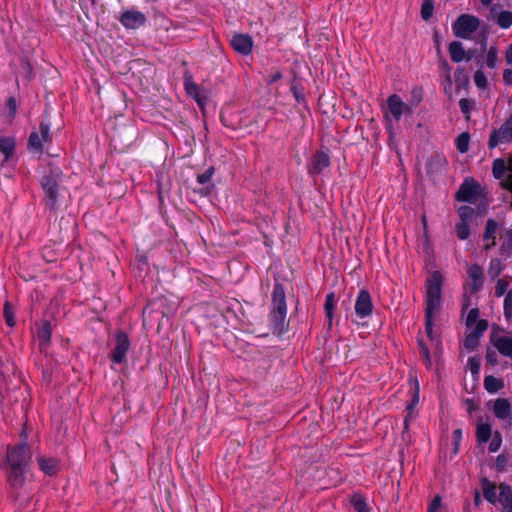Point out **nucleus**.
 <instances>
[{
  "label": "nucleus",
  "mask_w": 512,
  "mask_h": 512,
  "mask_svg": "<svg viewBox=\"0 0 512 512\" xmlns=\"http://www.w3.org/2000/svg\"><path fill=\"white\" fill-rule=\"evenodd\" d=\"M30 447L25 442L7 450V461L10 466L9 483L13 488H20L25 483V475L31 460Z\"/></svg>",
  "instance_id": "1"
},
{
  "label": "nucleus",
  "mask_w": 512,
  "mask_h": 512,
  "mask_svg": "<svg viewBox=\"0 0 512 512\" xmlns=\"http://www.w3.org/2000/svg\"><path fill=\"white\" fill-rule=\"evenodd\" d=\"M443 277L439 271H435L427 280L425 331L430 339H433L434 318L440 312L441 291Z\"/></svg>",
  "instance_id": "2"
},
{
  "label": "nucleus",
  "mask_w": 512,
  "mask_h": 512,
  "mask_svg": "<svg viewBox=\"0 0 512 512\" xmlns=\"http://www.w3.org/2000/svg\"><path fill=\"white\" fill-rule=\"evenodd\" d=\"M287 304L285 289L282 284L276 283L272 292L270 318L273 330L279 334L286 330Z\"/></svg>",
  "instance_id": "3"
},
{
  "label": "nucleus",
  "mask_w": 512,
  "mask_h": 512,
  "mask_svg": "<svg viewBox=\"0 0 512 512\" xmlns=\"http://www.w3.org/2000/svg\"><path fill=\"white\" fill-rule=\"evenodd\" d=\"M480 20L471 14H462L452 24V30L456 37L471 39L472 35L479 29Z\"/></svg>",
  "instance_id": "4"
},
{
  "label": "nucleus",
  "mask_w": 512,
  "mask_h": 512,
  "mask_svg": "<svg viewBox=\"0 0 512 512\" xmlns=\"http://www.w3.org/2000/svg\"><path fill=\"white\" fill-rule=\"evenodd\" d=\"M51 142L50 124L43 121L40 123L38 130L30 134L28 148L32 151L42 153L44 148L50 145Z\"/></svg>",
  "instance_id": "5"
},
{
  "label": "nucleus",
  "mask_w": 512,
  "mask_h": 512,
  "mask_svg": "<svg viewBox=\"0 0 512 512\" xmlns=\"http://www.w3.org/2000/svg\"><path fill=\"white\" fill-rule=\"evenodd\" d=\"M481 192V185L474 179L467 178L461 184L458 192L456 193V200L475 204L478 201Z\"/></svg>",
  "instance_id": "6"
},
{
  "label": "nucleus",
  "mask_w": 512,
  "mask_h": 512,
  "mask_svg": "<svg viewBox=\"0 0 512 512\" xmlns=\"http://www.w3.org/2000/svg\"><path fill=\"white\" fill-rule=\"evenodd\" d=\"M512 142V114L509 118L498 128L494 129L489 137L488 147L494 149L502 144H509Z\"/></svg>",
  "instance_id": "7"
},
{
  "label": "nucleus",
  "mask_w": 512,
  "mask_h": 512,
  "mask_svg": "<svg viewBox=\"0 0 512 512\" xmlns=\"http://www.w3.org/2000/svg\"><path fill=\"white\" fill-rule=\"evenodd\" d=\"M42 188L45 194L46 205L51 209H56L58 199V181L53 174L44 175L41 181Z\"/></svg>",
  "instance_id": "8"
},
{
  "label": "nucleus",
  "mask_w": 512,
  "mask_h": 512,
  "mask_svg": "<svg viewBox=\"0 0 512 512\" xmlns=\"http://www.w3.org/2000/svg\"><path fill=\"white\" fill-rule=\"evenodd\" d=\"M115 347L111 351L110 358L115 364H121L126 358L130 348V340L126 333L118 331L115 335Z\"/></svg>",
  "instance_id": "9"
},
{
  "label": "nucleus",
  "mask_w": 512,
  "mask_h": 512,
  "mask_svg": "<svg viewBox=\"0 0 512 512\" xmlns=\"http://www.w3.org/2000/svg\"><path fill=\"white\" fill-rule=\"evenodd\" d=\"M490 342L502 357L512 362V333L492 334Z\"/></svg>",
  "instance_id": "10"
},
{
  "label": "nucleus",
  "mask_w": 512,
  "mask_h": 512,
  "mask_svg": "<svg viewBox=\"0 0 512 512\" xmlns=\"http://www.w3.org/2000/svg\"><path fill=\"white\" fill-rule=\"evenodd\" d=\"M354 308L356 315L361 319L369 317L372 314L373 302L368 290L362 289L359 291Z\"/></svg>",
  "instance_id": "11"
},
{
  "label": "nucleus",
  "mask_w": 512,
  "mask_h": 512,
  "mask_svg": "<svg viewBox=\"0 0 512 512\" xmlns=\"http://www.w3.org/2000/svg\"><path fill=\"white\" fill-rule=\"evenodd\" d=\"M467 277L466 286L469 291L471 293L479 292L484 284V272L482 267L478 264H471L467 269Z\"/></svg>",
  "instance_id": "12"
},
{
  "label": "nucleus",
  "mask_w": 512,
  "mask_h": 512,
  "mask_svg": "<svg viewBox=\"0 0 512 512\" xmlns=\"http://www.w3.org/2000/svg\"><path fill=\"white\" fill-rule=\"evenodd\" d=\"M492 410L496 418L504 422L505 426H510L512 421V406L508 399L498 398L492 402Z\"/></svg>",
  "instance_id": "13"
},
{
  "label": "nucleus",
  "mask_w": 512,
  "mask_h": 512,
  "mask_svg": "<svg viewBox=\"0 0 512 512\" xmlns=\"http://www.w3.org/2000/svg\"><path fill=\"white\" fill-rule=\"evenodd\" d=\"M387 113L385 117L391 115L395 121H399L405 112H410V108L406 105L400 96L393 94L387 99Z\"/></svg>",
  "instance_id": "14"
},
{
  "label": "nucleus",
  "mask_w": 512,
  "mask_h": 512,
  "mask_svg": "<svg viewBox=\"0 0 512 512\" xmlns=\"http://www.w3.org/2000/svg\"><path fill=\"white\" fill-rule=\"evenodd\" d=\"M231 45L235 51L242 55H248L253 48V40L247 34H236L231 39Z\"/></svg>",
  "instance_id": "15"
},
{
  "label": "nucleus",
  "mask_w": 512,
  "mask_h": 512,
  "mask_svg": "<svg viewBox=\"0 0 512 512\" xmlns=\"http://www.w3.org/2000/svg\"><path fill=\"white\" fill-rule=\"evenodd\" d=\"M120 20L126 28L136 29L145 23L146 17L139 11H126L122 14Z\"/></svg>",
  "instance_id": "16"
},
{
  "label": "nucleus",
  "mask_w": 512,
  "mask_h": 512,
  "mask_svg": "<svg viewBox=\"0 0 512 512\" xmlns=\"http://www.w3.org/2000/svg\"><path fill=\"white\" fill-rule=\"evenodd\" d=\"M330 165V157L325 152H317L311 161L310 173L319 174Z\"/></svg>",
  "instance_id": "17"
},
{
  "label": "nucleus",
  "mask_w": 512,
  "mask_h": 512,
  "mask_svg": "<svg viewBox=\"0 0 512 512\" xmlns=\"http://www.w3.org/2000/svg\"><path fill=\"white\" fill-rule=\"evenodd\" d=\"M37 462L40 470L48 476H53L58 472L59 461L56 458L39 456Z\"/></svg>",
  "instance_id": "18"
},
{
  "label": "nucleus",
  "mask_w": 512,
  "mask_h": 512,
  "mask_svg": "<svg viewBox=\"0 0 512 512\" xmlns=\"http://www.w3.org/2000/svg\"><path fill=\"white\" fill-rule=\"evenodd\" d=\"M475 436L480 444L487 443L493 436L491 424L480 418L476 424Z\"/></svg>",
  "instance_id": "19"
},
{
  "label": "nucleus",
  "mask_w": 512,
  "mask_h": 512,
  "mask_svg": "<svg viewBox=\"0 0 512 512\" xmlns=\"http://www.w3.org/2000/svg\"><path fill=\"white\" fill-rule=\"evenodd\" d=\"M490 12L495 15V21L500 28L509 29L512 26V11L503 10L497 12V6L494 5L491 7Z\"/></svg>",
  "instance_id": "20"
},
{
  "label": "nucleus",
  "mask_w": 512,
  "mask_h": 512,
  "mask_svg": "<svg viewBox=\"0 0 512 512\" xmlns=\"http://www.w3.org/2000/svg\"><path fill=\"white\" fill-rule=\"evenodd\" d=\"M498 229V224L493 219H488L486 223V227L483 234L484 241L487 242L486 249H491L496 245V232Z\"/></svg>",
  "instance_id": "21"
},
{
  "label": "nucleus",
  "mask_w": 512,
  "mask_h": 512,
  "mask_svg": "<svg viewBox=\"0 0 512 512\" xmlns=\"http://www.w3.org/2000/svg\"><path fill=\"white\" fill-rule=\"evenodd\" d=\"M419 403V383L417 380H415V388L413 390V395L411 402L407 405V415L404 419L405 428L407 429L409 426V422L415 417L414 408Z\"/></svg>",
  "instance_id": "22"
},
{
  "label": "nucleus",
  "mask_w": 512,
  "mask_h": 512,
  "mask_svg": "<svg viewBox=\"0 0 512 512\" xmlns=\"http://www.w3.org/2000/svg\"><path fill=\"white\" fill-rule=\"evenodd\" d=\"M449 53L452 61L459 63L465 59V50L461 42L453 41L449 45Z\"/></svg>",
  "instance_id": "23"
},
{
  "label": "nucleus",
  "mask_w": 512,
  "mask_h": 512,
  "mask_svg": "<svg viewBox=\"0 0 512 512\" xmlns=\"http://www.w3.org/2000/svg\"><path fill=\"white\" fill-rule=\"evenodd\" d=\"M484 387L489 393H496L504 387L502 379L493 375L486 376L484 379Z\"/></svg>",
  "instance_id": "24"
},
{
  "label": "nucleus",
  "mask_w": 512,
  "mask_h": 512,
  "mask_svg": "<svg viewBox=\"0 0 512 512\" xmlns=\"http://www.w3.org/2000/svg\"><path fill=\"white\" fill-rule=\"evenodd\" d=\"M481 484L485 499L490 503H495L497 501L496 485L490 482L487 478H484Z\"/></svg>",
  "instance_id": "25"
},
{
  "label": "nucleus",
  "mask_w": 512,
  "mask_h": 512,
  "mask_svg": "<svg viewBox=\"0 0 512 512\" xmlns=\"http://www.w3.org/2000/svg\"><path fill=\"white\" fill-rule=\"evenodd\" d=\"M497 500L501 507L512 505V488L509 485L501 484Z\"/></svg>",
  "instance_id": "26"
},
{
  "label": "nucleus",
  "mask_w": 512,
  "mask_h": 512,
  "mask_svg": "<svg viewBox=\"0 0 512 512\" xmlns=\"http://www.w3.org/2000/svg\"><path fill=\"white\" fill-rule=\"evenodd\" d=\"M334 309H335V295L334 293H329L326 295L325 298V304H324V310L325 315L328 320V325L331 327L333 317H334Z\"/></svg>",
  "instance_id": "27"
},
{
  "label": "nucleus",
  "mask_w": 512,
  "mask_h": 512,
  "mask_svg": "<svg viewBox=\"0 0 512 512\" xmlns=\"http://www.w3.org/2000/svg\"><path fill=\"white\" fill-rule=\"evenodd\" d=\"M51 335V324L49 322H44L37 332V338L41 347L47 345L50 342Z\"/></svg>",
  "instance_id": "28"
},
{
  "label": "nucleus",
  "mask_w": 512,
  "mask_h": 512,
  "mask_svg": "<svg viewBox=\"0 0 512 512\" xmlns=\"http://www.w3.org/2000/svg\"><path fill=\"white\" fill-rule=\"evenodd\" d=\"M512 289V283L511 280H509L506 277L498 279L495 285V296L496 297H502L509 293V291Z\"/></svg>",
  "instance_id": "29"
},
{
  "label": "nucleus",
  "mask_w": 512,
  "mask_h": 512,
  "mask_svg": "<svg viewBox=\"0 0 512 512\" xmlns=\"http://www.w3.org/2000/svg\"><path fill=\"white\" fill-rule=\"evenodd\" d=\"M15 142L11 137L0 136V151L8 159L14 152Z\"/></svg>",
  "instance_id": "30"
},
{
  "label": "nucleus",
  "mask_w": 512,
  "mask_h": 512,
  "mask_svg": "<svg viewBox=\"0 0 512 512\" xmlns=\"http://www.w3.org/2000/svg\"><path fill=\"white\" fill-rule=\"evenodd\" d=\"M185 90L186 92L192 96L197 103L201 106L202 105V99L199 94V86L193 82L191 79H185Z\"/></svg>",
  "instance_id": "31"
},
{
  "label": "nucleus",
  "mask_w": 512,
  "mask_h": 512,
  "mask_svg": "<svg viewBox=\"0 0 512 512\" xmlns=\"http://www.w3.org/2000/svg\"><path fill=\"white\" fill-rule=\"evenodd\" d=\"M470 135L468 132L461 133L456 139V147L460 153H466L469 149Z\"/></svg>",
  "instance_id": "32"
},
{
  "label": "nucleus",
  "mask_w": 512,
  "mask_h": 512,
  "mask_svg": "<svg viewBox=\"0 0 512 512\" xmlns=\"http://www.w3.org/2000/svg\"><path fill=\"white\" fill-rule=\"evenodd\" d=\"M498 60V49L494 46H491L487 51L485 62L486 66L490 69H494L497 66Z\"/></svg>",
  "instance_id": "33"
},
{
  "label": "nucleus",
  "mask_w": 512,
  "mask_h": 512,
  "mask_svg": "<svg viewBox=\"0 0 512 512\" xmlns=\"http://www.w3.org/2000/svg\"><path fill=\"white\" fill-rule=\"evenodd\" d=\"M457 237L460 240H466L470 236V223L459 221L456 224Z\"/></svg>",
  "instance_id": "34"
},
{
  "label": "nucleus",
  "mask_w": 512,
  "mask_h": 512,
  "mask_svg": "<svg viewBox=\"0 0 512 512\" xmlns=\"http://www.w3.org/2000/svg\"><path fill=\"white\" fill-rule=\"evenodd\" d=\"M458 214H459L460 221L471 223V220L474 217L475 211L470 206H461L458 209Z\"/></svg>",
  "instance_id": "35"
},
{
  "label": "nucleus",
  "mask_w": 512,
  "mask_h": 512,
  "mask_svg": "<svg viewBox=\"0 0 512 512\" xmlns=\"http://www.w3.org/2000/svg\"><path fill=\"white\" fill-rule=\"evenodd\" d=\"M489 323L485 319H480L477 321L471 328H468L470 332L476 334L480 338L484 334V332L488 329Z\"/></svg>",
  "instance_id": "36"
},
{
  "label": "nucleus",
  "mask_w": 512,
  "mask_h": 512,
  "mask_svg": "<svg viewBox=\"0 0 512 512\" xmlns=\"http://www.w3.org/2000/svg\"><path fill=\"white\" fill-rule=\"evenodd\" d=\"M479 339L480 337L477 336L476 334L472 333V332H469L466 337H465V340H464V346L472 351L474 350L477 346H478V343H479Z\"/></svg>",
  "instance_id": "37"
},
{
  "label": "nucleus",
  "mask_w": 512,
  "mask_h": 512,
  "mask_svg": "<svg viewBox=\"0 0 512 512\" xmlns=\"http://www.w3.org/2000/svg\"><path fill=\"white\" fill-rule=\"evenodd\" d=\"M3 314L8 326L13 327L15 325V317L13 308L9 302H6L3 308Z\"/></svg>",
  "instance_id": "38"
},
{
  "label": "nucleus",
  "mask_w": 512,
  "mask_h": 512,
  "mask_svg": "<svg viewBox=\"0 0 512 512\" xmlns=\"http://www.w3.org/2000/svg\"><path fill=\"white\" fill-rule=\"evenodd\" d=\"M440 71L445 77V81L449 88L452 86L451 67L446 60L440 62Z\"/></svg>",
  "instance_id": "39"
},
{
  "label": "nucleus",
  "mask_w": 512,
  "mask_h": 512,
  "mask_svg": "<svg viewBox=\"0 0 512 512\" xmlns=\"http://www.w3.org/2000/svg\"><path fill=\"white\" fill-rule=\"evenodd\" d=\"M502 445V436L499 431H495L492 437V440L489 444V451L491 453L497 452Z\"/></svg>",
  "instance_id": "40"
},
{
  "label": "nucleus",
  "mask_w": 512,
  "mask_h": 512,
  "mask_svg": "<svg viewBox=\"0 0 512 512\" xmlns=\"http://www.w3.org/2000/svg\"><path fill=\"white\" fill-rule=\"evenodd\" d=\"M474 83L478 88L485 89L488 86V80L483 71L477 70L474 74Z\"/></svg>",
  "instance_id": "41"
},
{
  "label": "nucleus",
  "mask_w": 512,
  "mask_h": 512,
  "mask_svg": "<svg viewBox=\"0 0 512 512\" xmlns=\"http://www.w3.org/2000/svg\"><path fill=\"white\" fill-rule=\"evenodd\" d=\"M433 13V0H425L421 7V16L424 20L431 18Z\"/></svg>",
  "instance_id": "42"
},
{
  "label": "nucleus",
  "mask_w": 512,
  "mask_h": 512,
  "mask_svg": "<svg viewBox=\"0 0 512 512\" xmlns=\"http://www.w3.org/2000/svg\"><path fill=\"white\" fill-rule=\"evenodd\" d=\"M479 317V309L478 308H472L469 310L467 317H466V327L471 328L478 320Z\"/></svg>",
  "instance_id": "43"
},
{
  "label": "nucleus",
  "mask_w": 512,
  "mask_h": 512,
  "mask_svg": "<svg viewBox=\"0 0 512 512\" xmlns=\"http://www.w3.org/2000/svg\"><path fill=\"white\" fill-rule=\"evenodd\" d=\"M503 309L505 317L510 318L512 316V289L505 295Z\"/></svg>",
  "instance_id": "44"
},
{
  "label": "nucleus",
  "mask_w": 512,
  "mask_h": 512,
  "mask_svg": "<svg viewBox=\"0 0 512 512\" xmlns=\"http://www.w3.org/2000/svg\"><path fill=\"white\" fill-rule=\"evenodd\" d=\"M508 462H509L508 456H506L505 454L498 455L496 458V462H495L496 470L499 472L505 471L507 469Z\"/></svg>",
  "instance_id": "45"
},
{
  "label": "nucleus",
  "mask_w": 512,
  "mask_h": 512,
  "mask_svg": "<svg viewBox=\"0 0 512 512\" xmlns=\"http://www.w3.org/2000/svg\"><path fill=\"white\" fill-rule=\"evenodd\" d=\"M504 173H505L504 161L500 160V159L496 160L493 165V175L497 179H500V178L504 177Z\"/></svg>",
  "instance_id": "46"
},
{
  "label": "nucleus",
  "mask_w": 512,
  "mask_h": 512,
  "mask_svg": "<svg viewBox=\"0 0 512 512\" xmlns=\"http://www.w3.org/2000/svg\"><path fill=\"white\" fill-rule=\"evenodd\" d=\"M502 271L501 261L493 259L490 262L489 274L492 278L497 277Z\"/></svg>",
  "instance_id": "47"
},
{
  "label": "nucleus",
  "mask_w": 512,
  "mask_h": 512,
  "mask_svg": "<svg viewBox=\"0 0 512 512\" xmlns=\"http://www.w3.org/2000/svg\"><path fill=\"white\" fill-rule=\"evenodd\" d=\"M352 505L357 512H368L365 501L360 497H354L352 499Z\"/></svg>",
  "instance_id": "48"
},
{
  "label": "nucleus",
  "mask_w": 512,
  "mask_h": 512,
  "mask_svg": "<svg viewBox=\"0 0 512 512\" xmlns=\"http://www.w3.org/2000/svg\"><path fill=\"white\" fill-rule=\"evenodd\" d=\"M486 361L491 366H497L499 364L497 351L488 349L486 352Z\"/></svg>",
  "instance_id": "49"
},
{
  "label": "nucleus",
  "mask_w": 512,
  "mask_h": 512,
  "mask_svg": "<svg viewBox=\"0 0 512 512\" xmlns=\"http://www.w3.org/2000/svg\"><path fill=\"white\" fill-rule=\"evenodd\" d=\"M442 499L439 495L435 496L427 508V512H439L441 508Z\"/></svg>",
  "instance_id": "50"
},
{
  "label": "nucleus",
  "mask_w": 512,
  "mask_h": 512,
  "mask_svg": "<svg viewBox=\"0 0 512 512\" xmlns=\"http://www.w3.org/2000/svg\"><path fill=\"white\" fill-rule=\"evenodd\" d=\"M468 366L473 375H477L480 371V361L477 357H470L468 359Z\"/></svg>",
  "instance_id": "51"
},
{
  "label": "nucleus",
  "mask_w": 512,
  "mask_h": 512,
  "mask_svg": "<svg viewBox=\"0 0 512 512\" xmlns=\"http://www.w3.org/2000/svg\"><path fill=\"white\" fill-rule=\"evenodd\" d=\"M459 107L461 112L468 116L472 108V103L469 99L462 98L459 101Z\"/></svg>",
  "instance_id": "52"
},
{
  "label": "nucleus",
  "mask_w": 512,
  "mask_h": 512,
  "mask_svg": "<svg viewBox=\"0 0 512 512\" xmlns=\"http://www.w3.org/2000/svg\"><path fill=\"white\" fill-rule=\"evenodd\" d=\"M419 346H420V352H421L422 356L424 357L427 365H429L430 364V353H429L428 347L422 341H419Z\"/></svg>",
  "instance_id": "53"
},
{
  "label": "nucleus",
  "mask_w": 512,
  "mask_h": 512,
  "mask_svg": "<svg viewBox=\"0 0 512 512\" xmlns=\"http://www.w3.org/2000/svg\"><path fill=\"white\" fill-rule=\"evenodd\" d=\"M503 82L506 86L512 85V69H505L503 71Z\"/></svg>",
  "instance_id": "54"
},
{
  "label": "nucleus",
  "mask_w": 512,
  "mask_h": 512,
  "mask_svg": "<svg viewBox=\"0 0 512 512\" xmlns=\"http://www.w3.org/2000/svg\"><path fill=\"white\" fill-rule=\"evenodd\" d=\"M212 176V171L208 170L205 173L198 176V182L201 184L206 183Z\"/></svg>",
  "instance_id": "55"
},
{
  "label": "nucleus",
  "mask_w": 512,
  "mask_h": 512,
  "mask_svg": "<svg viewBox=\"0 0 512 512\" xmlns=\"http://www.w3.org/2000/svg\"><path fill=\"white\" fill-rule=\"evenodd\" d=\"M505 60L507 64L512 65V43L506 49Z\"/></svg>",
  "instance_id": "56"
},
{
  "label": "nucleus",
  "mask_w": 512,
  "mask_h": 512,
  "mask_svg": "<svg viewBox=\"0 0 512 512\" xmlns=\"http://www.w3.org/2000/svg\"><path fill=\"white\" fill-rule=\"evenodd\" d=\"M453 438L455 440V443L458 444L462 439V430L456 429L453 431Z\"/></svg>",
  "instance_id": "57"
},
{
  "label": "nucleus",
  "mask_w": 512,
  "mask_h": 512,
  "mask_svg": "<svg viewBox=\"0 0 512 512\" xmlns=\"http://www.w3.org/2000/svg\"><path fill=\"white\" fill-rule=\"evenodd\" d=\"M281 77H282V74H281L280 72H276V73H274V74L270 77V79L268 80V83H269V84H272V83H274V82L278 81L279 79H281Z\"/></svg>",
  "instance_id": "58"
},
{
  "label": "nucleus",
  "mask_w": 512,
  "mask_h": 512,
  "mask_svg": "<svg viewBox=\"0 0 512 512\" xmlns=\"http://www.w3.org/2000/svg\"><path fill=\"white\" fill-rule=\"evenodd\" d=\"M7 104H8L9 109H10L13 113H15V112H16V101H15V99L10 98V99L8 100V103H7Z\"/></svg>",
  "instance_id": "59"
},
{
  "label": "nucleus",
  "mask_w": 512,
  "mask_h": 512,
  "mask_svg": "<svg viewBox=\"0 0 512 512\" xmlns=\"http://www.w3.org/2000/svg\"><path fill=\"white\" fill-rule=\"evenodd\" d=\"M433 163H437L439 165H443L445 163V160L441 157H436L434 160H431L430 161V166L433 164Z\"/></svg>",
  "instance_id": "60"
},
{
  "label": "nucleus",
  "mask_w": 512,
  "mask_h": 512,
  "mask_svg": "<svg viewBox=\"0 0 512 512\" xmlns=\"http://www.w3.org/2000/svg\"><path fill=\"white\" fill-rule=\"evenodd\" d=\"M467 404H468V411L469 412H472L474 409H476V406L474 405V402L473 400H467Z\"/></svg>",
  "instance_id": "61"
},
{
  "label": "nucleus",
  "mask_w": 512,
  "mask_h": 512,
  "mask_svg": "<svg viewBox=\"0 0 512 512\" xmlns=\"http://www.w3.org/2000/svg\"><path fill=\"white\" fill-rule=\"evenodd\" d=\"M507 177H511L512 178V159L509 161V165H508V168H507Z\"/></svg>",
  "instance_id": "62"
},
{
  "label": "nucleus",
  "mask_w": 512,
  "mask_h": 512,
  "mask_svg": "<svg viewBox=\"0 0 512 512\" xmlns=\"http://www.w3.org/2000/svg\"><path fill=\"white\" fill-rule=\"evenodd\" d=\"M469 297H466L465 300H464V303L462 305V310L465 311L468 307H469Z\"/></svg>",
  "instance_id": "63"
},
{
  "label": "nucleus",
  "mask_w": 512,
  "mask_h": 512,
  "mask_svg": "<svg viewBox=\"0 0 512 512\" xmlns=\"http://www.w3.org/2000/svg\"><path fill=\"white\" fill-rule=\"evenodd\" d=\"M501 512H512V505L510 506H502Z\"/></svg>",
  "instance_id": "64"
}]
</instances>
